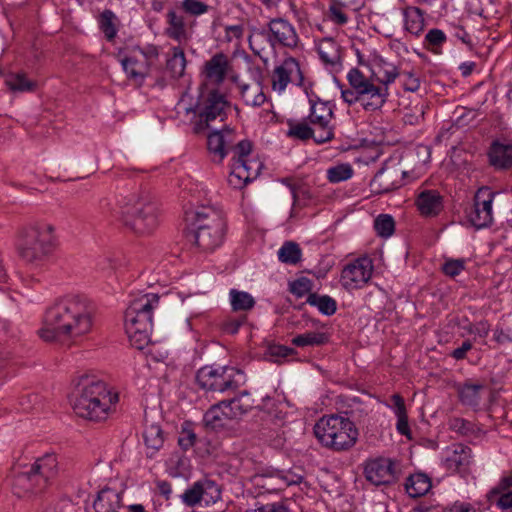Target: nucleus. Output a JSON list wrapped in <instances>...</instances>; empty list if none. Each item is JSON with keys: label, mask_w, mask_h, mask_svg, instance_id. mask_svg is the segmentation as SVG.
Masks as SVG:
<instances>
[{"label": "nucleus", "mask_w": 512, "mask_h": 512, "mask_svg": "<svg viewBox=\"0 0 512 512\" xmlns=\"http://www.w3.org/2000/svg\"><path fill=\"white\" fill-rule=\"evenodd\" d=\"M92 324V308L87 298L67 295L47 308L39 335L45 341H62L90 332Z\"/></svg>", "instance_id": "obj_1"}, {"label": "nucleus", "mask_w": 512, "mask_h": 512, "mask_svg": "<svg viewBox=\"0 0 512 512\" xmlns=\"http://www.w3.org/2000/svg\"><path fill=\"white\" fill-rule=\"evenodd\" d=\"M118 401V393L109 389L104 381L84 376L76 386L72 407L79 417L101 421Z\"/></svg>", "instance_id": "obj_2"}, {"label": "nucleus", "mask_w": 512, "mask_h": 512, "mask_svg": "<svg viewBox=\"0 0 512 512\" xmlns=\"http://www.w3.org/2000/svg\"><path fill=\"white\" fill-rule=\"evenodd\" d=\"M185 222L187 240L203 251H213L222 244L226 224L222 213L214 207L185 211Z\"/></svg>", "instance_id": "obj_3"}, {"label": "nucleus", "mask_w": 512, "mask_h": 512, "mask_svg": "<svg viewBox=\"0 0 512 512\" xmlns=\"http://www.w3.org/2000/svg\"><path fill=\"white\" fill-rule=\"evenodd\" d=\"M159 304V296L154 293L135 298L125 312V331L133 347L143 350L151 342L153 309Z\"/></svg>", "instance_id": "obj_4"}, {"label": "nucleus", "mask_w": 512, "mask_h": 512, "mask_svg": "<svg viewBox=\"0 0 512 512\" xmlns=\"http://www.w3.org/2000/svg\"><path fill=\"white\" fill-rule=\"evenodd\" d=\"M59 461L55 453H46L37 458L25 471L18 472L13 481V491L18 497L39 494L59 473Z\"/></svg>", "instance_id": "obj_5"}, {"label": "nucleus", "mask_w": 512, "mask_h": 512, "mask_svg": "<svg viewBox=\"0 0 512 512\" xmlns=\"http://www.w3.org/2000/svg\"><path fill=\"white\" fill-rule=\"evenodd\" d=\"M345 416L330 415L321 418L314 426V434L319 442L335 451L351 448L357 440L358 431L351 418L353 412L345 411Z\"/></svg>", "instance_id": "obj_6"}, {"label": "nucleus", "mask_w": 512, "mask_h": 512, "mask_svg": "<svg viewBox=\"0 0 512 512\" xmlns=\"http://www.w3.org/2000/svg\"><path fill=\"white\" fill-rule=\"evenodd\" d=\"M54 247V226L42 222L30 225L22 231L18 253L25 262L39 266L51 255Z\"/></svg>", "instance_id": "obj_7"}, {"label": "nucleus", "mask_w": 512, "mask_h": 512, "mask_svg": "<svg viewBox=\"0 0 512 512\" xmlns=\"http://www.w3.org/2000/svg\"><path fill=\"white\" fill-rule=\"evenodd\" d=\"M123 223L136 233H149L158 224L157 207L149 197L130 194L118 202Z\"/></svg>", "instance_id": "obj_8"}, {"label": "nucleus", "mask_w": 512, "mask_h": 512, "mask_svg": "<svg viewBox=\"0 0 512 512\" xmlns=\"http://www.w3.org/2000/svg\"><path fill=\"white\" fill-rule=\"evenodd\" d=\"M248 42L252 51L260 54L264 49L262 46L264 42L273 49L277 46L295 49L299 43V36L288 20L276 17L270 19L265 26L251 28Z\"/></svg>", "instance_id": "obj_9"}, {"label": "nucleus", "mask_w": 512, "mask_h": 512, "mask_svg": "<svg viewBox=\"0 0 512 512\" xmlns=\"http://www.w3.org/2000/svg\"><path fill=\"white\" fill-rule=\"evenodd\" d=\"M242 375V371L234 367L206 365L197 371L196 382L207 392L224 393L236 390Z\"/></svg>", "instance_id": "obj_10"}, {"label": "nucleus", "mask_w": 512, "mask_h": 512, "mask_svg": "<svg viewBox=\"0 0 512 512\" xmlns=\"http://www.w3.org/2000/svg\"><path fill=\"white\" fill-rule=\"evenodd\" d=\"M228 102L223 94L217 90H211L206 96H201L194 107L185 108L187 113H197L199 122L195 124V133H200L202 130L209 128L210 123L217 118L223 121L226 117V109Z\"/></svg>", "instance_id": "obj_11"}, {"label": "nucleus", "mask_w": 512, "mask_h": 512, "mask_svg": "<svg viewBox=\"0 0 512 512\" xmlns=\"http://www.w3.org/2000/svg\"><path fill=\"white\" fill-rule=\"evenodd\" d=\"M364 475L373 485H390L399 479L400 465L391 458L369 459L364 465Z\"/></svg>", "instance_id": "obj_12"}, {"label": "nucleus", "mask_w": 512, "mask_h": 512, "mask_svg": "<svg viewBox=\"0 0 512 512\" xmlns=\"http://www.w3.org/2000/svg\"><path fill=\"white\" fill-rule=\"evenodd\" d=\"M494 197L495 192L488 187H481L475 193L473 205L467 211V220L476 229L485 228L492 224Z\"/></svg>", "instance_id": "obj_13"}, {"label": "nucleus", "mask_w": 512, "mask_h": 512, "mask_svg": "<svg viewBox=\"0 0 512 512\" xmlns=\"http://www.w3.org/2000/svg\"><path fill=\"white\" fill-rule=\"evenodd\" d=\"M372 276V263L366 258H358L347 264L341 273L342 286L354 290L364 286Z\"/></svg>", "instance_id": "obj_14"}, {"label": "nucleus", "mask_w": 512, "mask_h": 512, "mask_svg": "<svg viewBox=\"0 0 512 512\" xmlns=\"http://www.w3.org/2000/svg\"><path fill=\"white\" fill-rule=\"evenodd\" d=\"M311 108L308 116L311 124L319 127L317 136L314 137L316 143H325L330 141L334 134L332 129L329 127V123L332 119L333 112L328 106L327 102L321 100L314 101L309 100Z\"/></svg>", "instance_id": "obj_15"}, {"label": "nucleus", "mask_w": 512, "mask_h": 512, "mask_svg": "<svg viewBox=\"0 0 512 512\" xmlns=\"http://www.w3.org/2000/svg\"><path fill=\"white\" fill-rule=\"evenodd\" d=\"M304 76L300 69L299 62L294 57H287L274 69L272 77L273 89L283 92L289 83L302 86Z\"/></svg>", "instance_id": "obj_16"}, {"label": "nucleus", "mask_w": 512, "mask_h": 512, "mask_svg": "<svg viewBox=\"0 0 512 512\" xmlns=\"http://www.w3.org/2000/svg\"><path fill=\"white\" fill-rule=\"evenodd\" d=\"M262 166L263 164L258 159H245L244 162H233L228 177L229 184L234 188H242L259 176Z\"/></svg>", "instance_id": "obj_17"}, {"label": "nucleus", "mask_w": 512, "mask_h": 512, "mask_svg": "<svg viewBox=\"0 0 512 512\" xmlns=\"http://www.w3.org/2000/svg\"><path fill=\"white\" fill-rule=\"evenodd\" d=\"M233 142H235V133L229 127L210 132L207 136V148L213 154V161L221 163L228 155Z\"/></svg>", "instance_id": "obj_18"}, {"label": "nucleus", "mask_w": 512, "mask_h": 512, "mask_svg": "<svg viewBox=\"0 0 512 512\" xmlns=\"http://www.w3.org/2000/svg\"><path fill=\"white\" fill-rule=\"evenodd\" d=\"M471 453L470 447L460 443L453 444L446 449L443 464L447 470L453 472L465 471L471 463Z\"/></svg>", "instance_id": "obj_19"}, {"label": "nucleus", "mask_w": 512, "mask_h": 512, "mask_svg": "<svg viewBox=\"0 0 512 512\" xmlns=\"http://www.w3.org/2000/svg\"><path fill=\"white\" fill-rule=\"evenodd\" d=\"M230 68L228 56L219 52L205 62L203 74L208 81L219 85L224 82Z\"/></svg>", "instance_id": "obj_20"}, {"label": "nucleus", "mask_w": 512, "mask_h": 512, "mask_svg": "<svg viewBox=\"0 0 512 512\" xmlns=\"http://www.w3.org/2000/svg\"><path fill=\"white\" fill-rule=\"evenodd\" d=\"M420 213L427 217L437 216L443 209V198L436 190H424L417 198Z\"/></svg>", "instance_id": "obj_21"}, {"label": "nucleus", "mask_w": 512, "mask_h": 512, "mask_svg": "<svg viewBox=\"0 0 512 512\" xmlns=\"http://www.w3.org/2000/svg\"><path fill=\"white\" fill-rule=\"evenodd\" d=\"M225 408L226 416L231 419L240 418L249 412L253 407V400L247 391H243L238 396L230 399L220 401Z\"/></svg>", "instance_id": "obj_22"}, {"label": "nucleus", "mask_w": 512, "mask_h": 512, "mask_svg": "<svg viewBox=\"0 0 512 512\" xmlns=\"http://www.w3.org/2000/svg\"><path fill=\"white\" fill-rule=\"evenodd\" d=\"M489 163L496 169H509L512 167V146L493 141L488 151Z\"/></svg>", "instance_id": "obj_23"}, {"label": "nucleus", "mask_w": 512, "mask_h": 512, "mask_svg": "<svg viewBox=\"0 0 512 512\" xmlns=\"http://www.w3.org/2000/svg\"><path fill=\"white\" fill-rule=\"evenodd\" d=\"M369 65L371 78L374 81L387 85L394 82L398 76L397 68L377 55L373 56V61Z\"/></svg>", "instance_id": "obj_24"}, {"label": "nucleus", "mask_w": 512, "mask_h": 512, "mask_svg": "<svg viewBox=\"0 0 512 512\" xmlns=\"http://www.w3.org/2000/svg\"><path fill=\"white\" fill-rule=\"evenodd\" d=\"M122 492L111 488L102 489L93 503L96 512H118Z\"/></svg>", "instance_id": "obj_25"}, {"label": "nucleus", "mask_w": 512, "mask_h": 512, "mask_svg": "<svg viewBox=\"0 0 512 512\" xmlns=\"http://www.w3.org/2000/svg\"><path fill=\"white\" fill-rule=\"evenodd\" d=\"M387 95L386 87H379L372 84L367 88V91H362L360 104L366 111H375L384 105Z\"/></svg>", "instance_id": "obj_26"}, {"label": "nucleus", "mask_w": 512, "mask_h": 512, "mask_svg": "<svg viewBox=\"0 0 512 512\" xmlns=\"http://www.w3.org/2000/svg\"><path fill=\"white\" fill-rule=\"evenodd\" d=\"M404 28L410 34L419 36L425 28L424 12L414 6H408L402 11Z\"/></svg>", "instance_id": "obj_27"}, {"label": "nucleus", "mask_w": 512, "mask_h": 512, "mask_svg": "<svg viewBox=\"0 0 512 512\" xmlns=\"http://www.w3.org/2000/svg\"><path fill=\"white\" fill-rule=\"evenodd\" d=\"M227 420H230V418L226 416L225 408L221 402L212 405L203 416V424L208 431L223 429Z\"/></svg>", "instance_id": "obj_28"}, {"label": "nucleus", "mask_w": 512, "mask_h": 512, "mask_svg": "<svg viewBox=\"0 0 512 512\" xmlns=\"http://www.w3.org/2000/svg\"><path fill=\"white\" fill-rule=\"evenodd\" d=\"M317 51L325 64L335 66L340 63V46L332 38H323L317 46Z\"/></svg>", "instance_id": "obj_29"}, {"label": "nucleus", "mask_w": 512, "mask_h": 512, "mask_svg": "<svg viewBox=\"0 0 512 512\" xmlns=\"http://www.w3.org/2000/svg\"><path fill=\"white\" fill-rule=\"evenodd\" d=\"M431 487L430 478L423 473H416L409 476L405 483L406 492L413 498L425 495Z\"/></svg>", "instance_id": "obj_30"}, {"label": "nucleus", "mask_w": 512, "mask_h": 512, "mask_svg": "<svg viewBox=\"0 0 512 512\" xmlns=\"http://www.w3.org/2000/svg\"><path fill=\"white\" fill-rule=\"evenodd\" d=\"M239 88L241 97L247 106L260 107L265 103L266 95L260 83L241 84Z\"/></svg>", "instance_id": "obj_31"}, {"label": "nucleus", "mask_w": 512, "mask_h": 512, "mask_svg": "<svg viewBox=\"0 0 512 512\" xmlns=\"http://www.w3.org/2000/svg\"><path fill=\"white\" fill-rule=\"evenodd\" d=\"M186 63L183 49L181 47H173L172 54L166 61V71L173 79H179L184 75Z\"/></svg>", "instance_id": "obj_32"}, {"label": "nucleus", "mask_w": 512, "mask_h": 512, "mask_svg": "<svg viewBox=\"0 0 512 512\" xmlns=\"http://www.w3.org/2000/svg\"><path fill=\"white\" fill-rule=\"evenodd\" d=\"M167 22L169 27L166 30V34L170 38L176 41L187 38L186 23L182 15L177 14L174 10H170L167 13Z\"/></svg>", "instance_id": "obj_33"}, {"label": "nucleus", "mask_w": 512, "mask_h": 512, "mask_svg": "<svg viewBox=\"0 0 512 512\" xmlns=\"http://www.w3.org/2000/svg\"><path fill=\"white\" fill-rule=\"evenodd\" d=\"M306 303L316 307L320 313L326 316L333 315L337 310L336 300L329 295L310 293L306 299Z\"/></svg>", "instance_id": "obj_34"}, {"label": "nucleus", "mask_w": 512, "mask_h": 512, "mask_svg": "<svg viewBox=\"0 0 512 512\" xmlns=\"http://www.w3.org/2000/svg\"><path fill=\"white\" fill-rule=\"evenodd\" d=\"M123 70L130 79L142 83L146 76V64L134 57H123L121 60Z\"/></svg>", "instance_id": "obj_35"}, {"label": "nucleus", "mask_w": 512, "mask_h": 512, "mask_svg": "<svg viewBox=\"0 0 512 512\" xmlns=\"http://www.w3.org/2000/svg\"><path fill=\"white\" fill-rule=\"evenodd\" d=\"M143 437L147 448L152 450L149 455V457H152L163 446V431L159 425L151 424L145 428Z\"/></svg>", "instance_id": "obj_36"}, {"label": "nucleus", "mask_w": 512, "mask_h": 512, "mask_svg": "<svg viewBox=\"0 0 512 512\" xmlns=\"http://www.w3.org/2000/svg\"><path fill=\"white\" fill-rule=\"evenodd\" d=\"M481 384H464L459 390V398L463 405L477 407L481 401L480 392L483 390Z\"/></svg>", "instance_id": "obj_37"}, {"label": "nucleus", "mask_w": 512, "mask_h": 512, "mask_svg": "<svg viewBox=\"0 0 512 512\" xmlns=\"http://www.w3.org/2000/svg\"><path fill=\"white\" fill-rule=\"evenodd\" d=\"M229 298L233 311L251 310L255 305L253 296L245 291L231 289L229 292Z\"/></svg>", "instance_id": "obj_38"}, {"label": "nucleus", "mask_w": 512, "mask_h": 512, "mask_svg": "<svg viewBox=\"0 0 512 512\" xmlns=\"http://www.w3.org/2000/svg\"><path fill=\"white\" fill-rule=\"evenodd\" d=\"M277 255L280 262L295 265L301 260L302 251L297 243L286 241L278 250Z\"/></svg>", "instance_id": "obj_39"}, {"label": "nucleus", "mask_w": 512, "mask_h": 512, "mask_svg": "<svg viewBox=\"0 0 512 512\" xmlns=\"http://www.w3.org/2000/svg\"><path fill=\"white\" fill-rule=\"evenodd\" d=\"M287 125L289 127L287 131V136L295 139H299L302 141L308 140L317 136L318 131L312 129L305 122H295L293 120H288Z\"/></svg>", "instance_id": "obj_40"}, {"label": "nucleus", "mask_w": 512, "mask_h": 512, "mask_svg": "<svg viewBox=\"0 0 512 512\" xmlns=\"http://www.w3.org/2000/svg\"><path fill=\"white\" fill-rule=\"evenodd\" d=\"M327 342L328 336L322 332H306L292 339V344L297 347L321 346Z\"/></svg>", "instance_id": "obj_41"}, {"label": "nucleus", "mask_w": 512, "mask_h": 512, "mask_svg": "<svg viewBox=\"0 0 512 512\" xmlns=\"http://www.w3.org/2000/svg\"><path fill=\"white\" fill-rule=\"evenodd\" d=\"M5 83L13 92H31L36 87V83L27 79L26 75L22 73L9 75Z\"/></svg>", "instance_id": "obj_42"}, {"label": "nucleus", "mask_w": 512, "mask_h": 512, "mask_svg": "<svg viewBox=\"0 0 512 512\" xmlns=\"http://www.w3.org/2000/svg\"><path fill=\"white\" fill-rule=\"evenodd\" d=\"M202 501L206 505L214 504L221 498V490L217 483L210 479H201Z\"/></svg>", "instance_id": "obj_43"}, {"label": "nucleus", "mask_w": 512, "mask_h": 512, "mask_svg": "<svg viewBox=\"0 0 512 512\" xmlns=\"http://www.w3.org/2000/svg\"><path fill=\"white\" fill-rule=\"evenodd\" d=\"M391 178L385 169L379 170L371 181L372 190L378 194L390 192L395 188L394 183L390 181Z\"/></svg>", "instance_id": "obj_44"}, {"label": "nucleus", "mask_w": 512, "mask_h": 512, "mask_svg": "<svg viewBox=\"0 0 512 512\" xmlns=\"http://www.w3.org/2000/svg\"><path fill=\"white\" fill-rule=\"evenodd\" d=\"M374 229L378 236L388 238L395 231V221L389 214H380L374 220Z\"/></svg>", "instance_id": "obj_45"}, {"label": "nucleus", "mask_w": 512, "mask_h": 512, "mask_svg": "<svg viewBox=\"0 0 512 512\" xmlns=\"http://www.w3.org/2000/svg\"><path fill=\"white\" fill-rule=\"evenodd\" d=\"M294 354H296L294 348L280 344H270L267 347L265 356L271 362L281 363L284 359Z\"/></svg>", "instance_id": "obj_46"}, {"label": "nucleus", "mask_w": 512, "mask_h": 512, "mask_svg": "<svg viewBox=\"0 0 512 512\" xmlns=\"http://www.w3.org/2000/svg\"><path fill=\"white\" fill-rule=\"evenodd\" d=\"M350 86L360 91H367V88L374 84L371 75L366 77L358 68H352L347 74Z\"/></svg>", "instance_id": "obj_47"}, {"label": "nucleus", "mask_w": 512, "mask_h": 512, "mask_svg": "<svg viewBox=\"0 0 512 512\" xmlns=\"http://www.w3.org/2000/svg\"><path fill=\"white\" fill-rule=\"evenodd\" d=\"M353 169L349 164H340L327 170V179L331 183H339L350 179Z\"/></svg>", "instance_id": "obj_48"}, {"label": "nucleus", "mask_w": 512, "mask_h": 512, "mask_svg": "<svg viewBox=\"0 0 512 512\" xmlns=\"http://www.w3.org/2000/svg\"><path fill=\"white\" fill-rule=\"evenodd\" d=\"M114 19L115 14L111 10L103 11L100 16V29L109 41L113 40L117 34Z\"/></svg>", "instance_id": "obj_49"}, {"label": "nucleus", "mask_w": 512, "mask_h": 512, "mask_svg": "<svg viewBox=\"0 0 512 512\" xmlns=\"http://www.w3.org/2000/svg\"><path fill=\"white\" fill-rule=\"evenodd\" d=\"M271 477L277 481V489H283L290 485L299 484L303 479L301 475L291 471H277Z\"/></svg>", "instance_id": "obj_50"}, {"label": "nucleus", "mask_w": 512, "mask_h": 512, "mask_svg": "<svg viewBox=\"0 0 512 512\" xmlns=\"http://www.w3.org/2000/svg\"><path fill=\"white\" fill-rule=\"evenodd\" d=\"M200 480L195 482L190 488L186 489L181 495L184 504L193 507L202 501Z\"/></svg>", "instance_id": "obj_51"}, {"label": "nucleus", "mask_w": 512, "mask_h": 512, "mask_svg": "<svg viewBox=\"0 0 512 512\" xmlns=\"http://www.w3.org/2000/svg\"><path fill=\"white\" fill-rule=\"evenodd\" d=\"M312 281L307 277H300L289 284V291L298 298L312 293Z\"/></svg>", "instance_id": "obj_52"}, {"label": "nucleus", "mask_w": 512, "mask_h": 512, "mask_svg": "<svg viewBox=\"0 0 512 512\" xmlns=\"http://www.w3.org/2000/svg\"><path fill=\"white\" fill-rule=\"evenodd\" d=\"M197 440V435L194 433V431L190 428L189 423H184L182 425V429L179 433L178 437V444L181 447L182 450L187 451L191 447L194 446Z\"/></svg>", "instance_id": "obj_53"}, {"label": "nucleus", "mask_w": 512, "mask_h": 512, "mask_svg": "<svg viewBox=\"0 0 512 512\" xmlns=\"http://www.w3.org/2000/svg\"><path fill=\"white\" fill-rule=\"evenodd\" d=\"M230 151L234 153L232 159L233 162H244L245 159H248V156L252 151V143L249 140H241L236 144L233 142L232 146H230Z\"/></svg>", "instance_id": "obj_54"}, {"label": "nucleus", "mask_w": 512, "mask_h": 512, "mask_svg": "<svg viewBox=\"0 0 512 512\" xmlns=\"http://www.w3.org/2000/svg\"><path fill=\"white\" fill-rule=\"evenodd\" d=\"M181 9L192 16H200L209 11V6L200 0H183Z\"/></svg>", "instance_id": "obj_55"}, {"label": "nucleus", "mask_w": 512, "mask_h": 512, "mask_svg": "<svg viewBox=\"0 0 512 512\" xmlns=\"http://www.w3.org/2000/svg\"><path fill=\"white\" fill-rule=\"evenodd\" d=\"M465 269L464 259H450L443 264V272L450 277L458 276Z\"/></svg>", "instance_id": "obj_56"}, {"label": "nucleus", "mask_w": 512, "mask_h": 512, "mask_svg": "<svg viewBox=\"0 0 512 512\" xmlns=\"http://www.w3.org/2000/svg\"><path fill=\"white\" fill-rule=\"evenodd\" d=\"M446 41L445 33L437 28L431 29L425 35V43L429 46H440Z\"/></svg>", "instance_id": "obj_57"}, {"label": "nucleus", "mask_w": 512, "mask_h": 512, "mask_svg": "<svg viewBox=\"0 0 512 512\" xmlns=\"http://www.w3.org/2000/svg\"><path fill=\"white\" fill-rule=\"evenodd\" d=\"M286 418V412H283L278 407L271 408L267 411L266 414V421L271 422L276 427H281Z\"/></svg>", "instance_id": "obj_58"}, {"label": "nucleus", "mask_w": 512, "mask_h": 512, "mask_svg": "<svg viewBox=\"0 0 512 512\" xmlns=\"http://www.w3.org/2000/svg\"><path fill=\"white\" fill-rule=\"evenodd\" d=\"M451 430L461 434L467 435L471 431V423L462 418H453L449 422Z\"/></svg>", "instance_id": "obj_59"}, {"label": "nucleus", "mask_w": 512, "mask_h": 512, "mask_svg": "<svg viewBox=\"0 0 512 512\" xmlns=\"http://www.w3.org/2000/svg\"><path fill=\"white\" fill-rule=\"evenodd\" d=\"M403 87L406 91L416 92L420 88L419 78L412 72H404Z\"/></svg>", "instance_id": "obj_60"}, {"label": "nucleus", "mask_w": 512, "mask_h": 512, "mask_svg": "<svg viewBox=\"0 0 512 512\" xmlns=\"http://www.w3.org/2000/svg\"><path fill=\"white\" fill-rule=\"evenodd\" d=\"M361 95L362 91L358 89H354L351 87V89H342L341 90V97L345 103L348 105H353L357 102L361 103Z\"/></svg>", "instance_id": "obj_61"}, {"label": "nucleus", "mask_w": 512, "mask_h": 512, "mask_svg": "<svg viewBox=\"0 0 512 512\" xmlns=\"http://www.w3.org/2000/svg\"><path fill=\"white\" fill-rule=\"evenodd\" d=\"M43 512H75V507L70 501L63 500L47 506Z\"/></svg>", "instance_id": "obj_62"}, {"label": "nucleus", "mask_w": 512, "mask_h": 512, "mask_svg": "<svg viewBox=\"0 0 512 512\" xmlns=\"http://www.w3.org/2000/svg\"><path fill=\"white\" fill-rule=\"evenodd\" d=\"M330 19L337 25H344L348 21L347 15L337 5H332L329 9Z\"/></svg>", "instance_id": "obj_63"}, {"label": "nucleus", "mask_w": 512, "mask_h": 512, "mask_svg": "<svg viewBox=\"0 0 512 512\" xmlns=\"http://www.w3.org/2000/svg\"><path fill=\"white\" fill-rule=\"evenodd\" d=\"M510 487H512V471L507 474V475H504L500 482L498 483V485L496 487H494L491 491H490V495H498L504 491H506L507 489H509Z\"/></svg>", "instance_id": "obj_64"}]
</instances>
